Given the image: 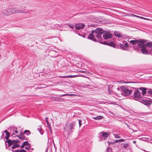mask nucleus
Returning a JSON list of instances; mask_svg holds the SVG:
<instances>
[{"mask_svg":"<svg viewBox=\"0 0 152 152\" xmlns=\"http://www.w3.org/2000/svg\"><path fill=\"white\" fill-rule=\"evenodd\" d=\"M23 133L24 134H25L27 135H29L31 134V132L28 130H26L24 131Z\"/></svg>","mask_w":152,"mask_h":152,"instance_id":"24","label":"nucleus"},{"mask_svg":"<svg viewBox=\"0 0 152 152\" xmlns=\"http://www.w3.org/2000/svg\"><path fill=\"white\" fill-rule=\"evenodd\" d=\"M75 124V122L73 121L67 126V130L68 131V134L69 135L73 132V130L74 129Z\"/></svg>","mask_w":152,"mask_h":152,"instance_id":"6","label":"nucleus"},{"mask_svg":"<svg viewBox=\"0 0 152 152\" xmlns=\"http://www.w3.org/2000/svg\"><path fill=\"white\" fill-rule=\"evenodd\" d=\"M88 27L89 26L95 27V26L94 24H92L91 25H88Z\"/></svg>","mask_w":152,"mask_h":152,"instance_id":"44","label":"nucleus"},{"mask_svg":"<svg viewBox=\"0 0 152 152\" xmlns=\"http://www.w3.org/2000/svg\"><path fill=\"white\" fill-rule=\"evenodd\" d=\"M18 133V132L17 131V130H14V132L12 133L11 134V136L12 137H14V135H15L17 134Z\"/></svg>","mask_w":152,"mask_h":152,"instance_id":"26","label":"nucleus"},{"mask_svg":"<svg viewBox=\"0 0 152 152\" xmlns=\"http://www.w3.org/2000/svg\"><path fill=\"white\" fill-rule=\"evenodd\" d=\"M22 9H23V10H25V11H26V9H23V8Z\"/></svg>","mask_w":152,"mask_h":152,"instance_id":"55","label":"nucleus"},{"mask_svg":"<svg viewBox=\"0 0 152 152\" xmlns=\"http://www.w3.org/2000/svg\"><path fill=\"white\" fill-rule=\"evenodd\" d=\"M85 26V25L83 24L78 23L75 24V27L77 30H79L80 29H82Z\"/></svg>","mask_w":152,"mask_h":152,"instance_id":"14","label":"nucleus"},{"mask_svg":"<svg viewBox=\"0 0 152 152\" xmlns=\"http://www.w3.org/2000/svg\"><path fill=\"white\" fill-rule=\"evenodd\" d=\"M114 34L115 36L117 37L121 38L122 37L121 33L118 31H115Z\"/></svg>","mask_w":152,"mask_h":152,"instance_id":"17","label":"nucleus"},{"mask_svg":"<svg viewBox=\"0 0 152 152\" xmlns=\"http://www.w3.org/2000/svg\"><path fill=\"white\" fill-rule=\"evenodd\" d=\"M79 126L80 127L82 125V121L81 119H79Z\"/></svg>","mask_w":152,"mask_h":152,"instance_id":"33","label":"nucleus"},{"mask_svg":"<svg viewBox=\"0 0 152 152\" xmlns=\"http://www.w3.org/2000/svg\"><path fill=\"white\" fill-rule=\"evenodd\" d=\"M139 89L142 91V94L143 95L145 94H146L145 95L147 96L148 94L147 93V91H146L147 88H145L144 87H141L139 88Z\"/></svg>","mask_w":152,"mask_h":152,"instance_id":"16","label":"nucleus"},{"mask_svg":"<svg viewBox=\"0 0 152 152\" xmlns=\"http://www.w3.org/2000/svg\"><path fill=\"white\" fill-rule=\"evenodd\" d=\"M107 143L108 144V145H110V144H113L115 142H107Z\"/></svg>","mask_w":152,"mask_h":152,"instance_id":"36","label":"nucleus"},{"mask_svg":"<svg viewBox=\"0 0 152 152\" xmlns=\"http://www.w3.org/2000/svg\"><path fill=\"white\" fill-rule=\"evenodd\" d=\"M3 135H4V134L3 133L2 134V135L1 136V139H0V140H1L2 138H3L4 140H5L4 139V137H3Z\"/></svg>","mask_w":152,"mask_h":152,"instance_id":"41","label":"nucleus"},{"mask_svg":"<svg viewBox=\"0 0 152 152\" xmlns=\"http://www.w3.org/2000/svg\"><path fill=\"white\" fill-rule=\"evenodd\" d=\"M31 150H34V149L33 148H31Z\"/></svg>","mask_w":152,"mask_h":152,"instance_id":"54","label":"nucleus"},{"mask_svg":"<svg viewBox=\"0 0 152 152\" xmlns=\"http://www.w3.org/2000/svg\"><path fill=\"white\" fill-rule=\"evenodd\" d=\"M132 17H135L138 18V16H137V15H134V14H132Z\"/></svg>","mask_w":152,"mask_h":152,"instance_id":"43","label":"nucleus"},{"mask_svg":"<svg viewBox=\"0 0 152 152\" xmlns=\"http://www.w3.org/2000/svg\"><path fill=\"white\" fill-rule=\"evenodd\" d=\"M46 152H47V151H46Z\"/></svg>","mask_w":152,"mask_h":152,"instance_id":"58","label":"nucleus"},{"mask_svg":"<svg viewBox=\"0 0 152 152\" xmlns=\"http://www.w3.org/2000/svg\"><path fill=\"white\" fill-rule=\"evenodd\" d=\"M16 136L17 137L19 138V139H20L21 140V136L19 134V135H17L15 136V137H16Z\"/></svg>","mask_w":152,"mask_h":152,"instance_id":"38","label":"nucleus"},{"mask_svg":"<svg viewBox=\"0 0 152 152\" xmlns=\"http://www.w3.org/2000/svg\"><path fill=\"white\" fill-rule=\"evenodd\" d=\"M70 95V94H64L63 95V96H65V95Z\"/></svg>","mask_w":152,"mask_h":152,"instance_id":"51","label":"nucleus"},{"mask_svg":"<svg viewBox=\"0 0 152 152\" xmlns=\"http://www.w3.org/2000/svg\"><path fill=\"white\" fill-rule=\"evenodd\" d=\"M16 140L17 141V142L18 143V144H19V143L20 142V141L19 140Z\"/></svg>","mask_w":152,"mask_h":152,"instance_id":"49","label":"nucleus"},{"mask_svg":"<svg viewBox=\"0 0 152 152\" xmlns=\"http://www.w3.org/2000/svg\"><path fill=\"white\" fill-rule=\"evenodd\" d=\"M94 33H92V32L89 35L87 36V38L88 39H90L92 41L97 42V39L96 40V39L94 38L93 34Z\"/></svg>","mask_w":152,"mask_h":152,"instance_id":"15","label":"nucleus"},{"mask_svg":"<svg viewBox=\"0 0 152 152\" xmlns=\"http://www.w3.org/2000/svg\"><path fill=\"white\" fill-rule=\"evenodd\" d=\"M125 141L123 139H121L119 140H116L114 142L118 143V142H123Z\"/></svg>","mask_w":152,"mask_h":152,"instance_id":"28","label":"nucleus"},{"mask_svg":"<svg viewBox=\"0 0 152 152\" xmlns=\"http://www.w3.org/2000/svg\"><path fill=\"white\" fill-rule=\"evenodd\" d=\"M147 92L149 94L152 95V89H148Z\"/></svg>","mask_w":152,"mask_h":152,"instance_id":"31","label":"nucleus"},{"mask_svg":"<svg viewBox=\"0 0 152 152\" xmlns=\"http://www.w3.org/2000/svg\"><path fill=\"white\" fill-rule=\"evenodd\" d=\"M25 152H26V151H25Z\"/></svg>","mask_w":152,"mask_h":152,"instance_id":"57","label":"nucleus"},{"mask_svg":"<svg viewBox=\"0 0 152 152\" xmlns=\"http://www.w3.org/2000/svg\"><path fill=\"white\" fill-rule=\"evenodd\" d=\"M143 151H144L146 152V151H145V150H143Z\"/></svg>","mask_w":152,"mask_h":152,"instance_id":"56","label":"nucleus"},{"mask_svg":"<svg viewBox=\"0 0 152 152\" xmlns=\"http://www.w3.org/2000/svg\"><path fill=\"white\" fill-rule=\"evenodd\" d=\"M128 145H129L128 144H126L123 145V147L124 148H126L128 147Z\"/></svg>","mask_w":152,"mask_h":152,"instance_id":"34","label":"nucleus"},{"mask_svg":"<svg viewBox=\"0 0 152 152\" xmlns=\"http://www.w3.org/2000/svg\"><path fill=\"white\" fill-rule=\"evenodd\" d=\"M92 32L96 34L95 35L98 39L97 42L100 43L102 41L101 35L104 32V31L103 29L98 28L95 31L92 30Z\"/></svg>","mask_w":152,"mask_h":152,"instance_id":"3","label":"nucleus"},{"mask_svg":"<svg viewBox=\"0 0 152 152\" xmlns=\"http://www.w3.org/2000/svg\"><path fill=\"white\" fill-rule=\"evenodd\" d=\"M120 47L123 50H124L125 49V46L123 44H120Z\"/></svg>","mask_w":152,"mask_h":152,"instance_id":"32","label":"nucleus"},{"mask_svg":"<svg viewBox=\"0 0 152 152\" xmlns=\"http://www.w3.org/2000/svg\"><path fill=\"white\" fill-rule=\"evenodd\" d=\"M37 130L38 131L40 132V133L42 134V135L43 134V131L42 130V128L40 126H39V128L37 129Z\"/></svg>","mask_w":152,"mask_h":152,"instance_id":"23","label":"nucleus"},{"mask_svg":"<svg viewBox=\"0 0 152 152\" xmlns=\"http://www.w3.org/2000/svg\"><path fill=\"white\" fill-rule=\"evenodd\" d=\"M40 86L37 88L39 89H40L41 88H44L46 87L45 85L44 84H41L40 85Z\"/></svg>","mask_w":152,"mask_h":152,"instance_id":"29","label":"nucleus"},{"mask_svg":"<svg viewBox=\"0 0 152 152\" xmlns=\"http://www.w3.org/2000/svg\"><path fill=\"white\" fill-rule=\"evenodd\" d=\"M62 100V99L61 98L59 99V100H58L59 101H61Z\"/></svg>","mask_w":152,"mask_h":152,"instance_id":"50","label":"nucleus"},{"mask_svg":"<svg viewBox=\"0 0 152 152\" xmlns=\"http://www.w3.org/2000/svg\"><path fill=\"white\" fill-rule=\"evenodd\" d=\"M133 83L132 82H127V83Z\"/></svg>","mask_w":152,"mask_h":152,"instance_id":"53","label":"nucleus"},{"mask_svg":"<svg viewBox=\"0 0 152 152\" xmlns=\"http://www.w3.org/2000/svg\"><path fill=\"white\" fill-rule=\"evenodd\" d=\"M136 142L135 141H133V143H136Z\"/></svg>","mask_w":152,"mask_h":152,"instance_id":"52","label":"nucleus"},{"mask_svg":"<svg viewBox=\"0 0 152 152\" xmlns=\"http://www.w3.org/2000/svg\"><path fill=\"white\" fill-rule=\"evenodd\" d=\"M68 25L72 29H73L74 28V26L73 25Z\"/></svg>","mask_w":152,"mask_h":152,"instance_id":"35","label":"nucleus"},{"mask_svg":"<svg viewBox=\"0 0 152 152\" xmlns=\"http://www.w3.org/2000/svg\"><path fill=\"white\" fill-rule=\"evenodd\" d=\"M79 72H82V73H86V71H79Z\"/></svg>","mask_w":152,"mask_h":152,"instance_id":"45","label":"nucleus"},{"mask_svg":"<svg viewBox=\"0 0 152 152\" xmlns=\"http://www.w3.org/2000/svg\"><path fill=\"white\" fill-rule=\"evenodd\" d=\"M16 10L15 9L8 8L6 11H3V13L5 15H10L11 14L16 13Z\"/></svg>","mask_w":152,"mask_h":152,"instance_id":"7","label":"nucleus"},{"mask_svg":"<svg viewBox=\"0 0 152 152\" xmlns=\"http://www.w3.org/2000/svg\"><path fill=\"white\" fill-rule=\"evenodd\" d=\"M12 151L13 152H25L26 151L24 149H17L15 151L13 150H12Z\"/></svg>","mask_w":152,"mask_h":152,"instance_id":"20","label":"nucleus"},{"mask_svg":"<svg viewBox=\"0 0 152 152\" xmlns=\"http://www.w3.org/2000/svg\"><path fill=\"white\" fill-rule=\"evenodd\" d=\"M29 143L28 141H25L23 142L22 145L20 146V147L21 148H23L24 147L25 145H29Z\"/></svg>","mask_w":152,"mask_h":152,"instance_id":"19","label":"nucleus"},{"mask_svg":"<svg viewBox=\"0 0 152 152\" xmlns=\"http://www.w3.org/2000/svg\"><path fill=\"white\" fill-rule=\"evenodd\" d=\"M115 137L116 138H120L121 137L118 134H116Z\"/></svg>","mask_w":152,"mask_h":152,"instance_id":"37","label":"nucleus"},{"mask_svg":"<svg viewBox=\"0 0 152 152\" xmlns=\"http://www.w3.org/2000/svg\"><path fill=\"white\" fill-rule=\"evenodd\" d=\"M21 136H22V135H24V134L23 133V132H21L20 133H19V134Z\"/></svg>","mask_w":152,"mask_h":152,"instance_id":"42","label":"nucleus"},{"mask_svg":"<svg viewBox=\"0 0 152 152\" xmlns=\"http://www.w3.org/2000/svg\"><path fill=\"white\" fill-rule=\"evenodd\" d=\"M78 75H68V76H61L60 77L61 78H72L73 77H76L77 76H78Z\"/></svg>","mask_w":152,"mask_h":152,"instance_id":"18","label":"nucleus"},{"mask_svg":"<svg viewBox=\"0 0 152 152\" xmlns=\"http://www.w3.org/2000/svg\"><path fill=\"white\" fill-rule=\"evenodd\" d=\"M4 133H5L6 134V136L5 137V138L6 140H7L6 141H5V140H4V141L5 142V143L7 144L6 143H10L11 142V140L9 139V138L11 136L10 135V134H11L12 133V132H10V133H9L7 130H5L4 131Z\"/></svg>","mask_w":152,"mask_h":152,"instance_id":"9","label":"nucleus"},{"mask_svg":"<svg viewBox=\"0 0 152 152\" xmlns=\"http://www.w3.org/2000/svg\"><path fill=\"white\" fill-rule=\"evenodd\" d=\"M146 40L144 39H136L132 40L130 41V42L133 45H136L137 44L140 43V44H143L146 42Z\"/></svg>","mask_w":152,"mask_h":152,"instance_id":"8","label":"nucleus"},{"mask_svg":"<svg viewBox=\"0 0 152 152\" xmlns=\"http://www.w3.org/2000/svg\"><path fill=\"white\" fill-rule=\"evenodd\" d=\"M134 99L139 102L141 99V92L138 90H135L134 92Z\"/></svg>","mask_w":152,"mask_h":152,"instance_id":"5","label":"nucleus"},{"mask_svg":"<svg viewBox=\"0 0 152 152\" xmlns=\"http://www.w3.org/2000/svg\"><path fill=\"white\" fill-rule=\"evenodd\" d=\"M109 135V134L108 133H107L106 132H103L102 134V135H101L100 137L99 141H100L103 140L102 137H103V138L104 139L103 140H105L106 139V138L108 137Z\"/></svg>","mask_w":152,"mask_h":152,"instance_id":"11","label":"nucleus"},{"mask_svg":"<svg viewBox=\"0 0 152 152\" xmlns=\"http://www.w3.org/2000/svg\"><path fill=\"white\" fill-rule=\"evenodd\" d=\"M112 34L109 32H106L104 33L103 37L105 39H110L112 37Z\"/></svg>","mask_w":152,"mask_h":152,"instance_id":"13","label":"nucleus"},{"mask_svg":"<svg viewBox=\"0 0 152 152\" xmlns=\"http://www.w3.org/2000/svg\"><path fill=\"white\" fill-rule=\"evenodd\" d=\"M133 89H135L134 88L131 87L121 86V89L122 91L121 94L122 95L124 96H128L130 95Z\"/></svg>","mask_w":152,"mask_h":152,"instance_id":"2","label":"nucleus"},{"mask_svg":"<svg viewBox=\"0 0 152 152\" xmlns=\"http://www.w3.org/2000/svg\"><path fill=\"white\" fill-rule=\"evenodd\" d=\"M48 117H46L45 118V120L46 122V123L47 122V121H48Z\"/></svg>","mask_w":152,"mask_h":152,"instance_id":"48","label":"nucleus"},{"mask_svg":"<svg viewBox=\"0 0 152 152\" xmlns=\"http://www.w3.org/2000/svg\"><path fill=\"white\" fill-rule=\"evenodd\" d=\"M8 129L10 132H13L15 130H17V128L15 127H9Z\"/></svg>","mask_w":152,"mask_h":152,"instance_id":"21","label":"nucleus"},{"mask_svg":"<svg viewBox=\"0 0 152 152\" xmlns=\"http://www.w3.org/2000/svg\"><path fill=\"white\" fill-rule=\"evenodd\" d=\"M104 118V117L102 116H98L96 117L93 118L96 120H99L102 119Z\"/></svg>","mask_w":152,"mask_h":152,"instance_id":"22","label":"nucleus"},{"mask_svg":"<svg viewBox=\"0 0 152 152\" xmlns=\"http://www.w3.org/2000/svg\"><path fill=\"white\" fill-rule=\"evenodd\" d=\"M46 123H47V126L49 127V128L50 129H51V128L50 127V125L49 124L48 121H47V122Z\"/></svg>","mask_w":152,"mask_h":152,"instance_id":"40","label":"nucleus"},{"mask_svg":"<svg viewBox=\"0 0 152 152\" xmlns=\"http://www.w3.org/2000/svg\"><path fill=\"white\" fill-rule=\"evenodd\" d=\"M28 11H27V12H25L23 11L22 10H16V13H27V12Z\"/></svg>","mask_w":152,"mask_h":152,"instance_id":"25","label":"nucleus"},{"mask_svg":"<svg viewBox=\"0 0 152 152\" xmlns=\"http://www.w3.org/2000/svg\"><path fill=\"white\" fill-rule=\"evenodd\" d=\"M27 146H25V148L27 150L29 151L30 149H31V145L29 143V145H27Z\"/></svg>","mask_w":152,"mask_h":152,"instance_id":"27","label":"nucleus"},{"mask_svg":"<svg viewBox=\"0 0 152 152\" xmlns=\"http://www.w3.org/2000/svg\"><path fill=\"white\" fill-rule=\"evenodd\" d=\"M138 18H140L141 19H144V20H146V18H144L143 17H140V16H138Z\"/></svg>","mask_w":152,"mask_h":152,"instance_id":"39","label":"nucleus"},{"mask_svg":"<svg viewBox=\"0 0 152 152\" xmlns=\"http://www.w3.org/2000/svg\"><path fill=\"white\" fill-rule=\"evenodd\" d=\"M100 43L104 45H108L114 48H115L116 46L115 43L112 41H109L107 42H103L102 41Z\"/></svg>","mask_w":152,"mask_h":152,"instance_id":"10","label":"nucleus"},{"mask_svg":"<svg viewBox=\"0 0 152 152\" xmlns=\"http://www.w3.org/2000/svg\"><path fill=\"white\" fill-rule=\"evenodd\" d=\"M21 137V140H28V138H26L24 135H22Z\"/></svg>","mask_w":152,"mask_h":152,"instance_id":"30","label":"nucleus"},{"mask_svg":"<svg viewBox=\"0 0 152 152\" xmlns=\"http://www.w3.org/2000/svg\"><path fill=\"white\" fill-rule=\"evenodd\" d=\"M125 45L126 46H128L129 43L128 42H126L125 44Z\"/></svg>","mask_w":152,"mask_h":152,"instance_id":"47","label":"nucleus"},{"mask_svg":"<svg viewBox=\"0 0 152 152\" xmlns=\"http://www.w3.org/2000/svg\"><path fill=\"white\" fill-rule=\"evenodd\" d=\"M7 143L8 144V145L7 144H5L6 148H7L10 147L11 146L13 145L11 147V148H9V150H11V149H14L19 147L20 146L19 144L18 143L16 140H11V142L10 143L8 142Z\"/></svg>","mask_w":152,"mask_h":152,"instance_id":"4","label":"nucleus"},{"mask_svg":"<svg viewBox=\"0 0 152 152\" xmlns=\"http://www.w3.org/2000/svg\"><path fill=\"white\" fill-rule=\"evenodd\" d=\"M146 106H149L152 104V101L150 100L141 99L140 101Z\"/></svg>","mask_w":152,"mask_h":152,"instance_id":"12","label":"nucleus"},{"mask_svg":"<svg viewBox=\"0 0 152 152\" xmlns=\"http://www.w3.org/2000/svg\"><path fill=\"white\" fill-rule=\"evenodd\" d=\"M110 148L111 149V148L110 147H108L106 149V151L107 152H108L109 151V149Z\"/></svg>","mask_w":152,"mask_h":152,"instance_id":"46","label":"nucleus"},{"mask_svg":"<svg viewBox=\"0 0 152 152\" xmlns=\"http://www.w3.org/2000/svg\"><path fill=\"white\" fill-rule=\"evenodd\" d=\"M148 47V48H151L152 47V43L148 42L145 44H138L136 48L137 49L140 50L141 49L142 53L144 54H148V50L146 48Z\"/></svg>","mask_w":152,"mask_h":152,"instance_id":"1","label":"nucleus"}]
</instances>
